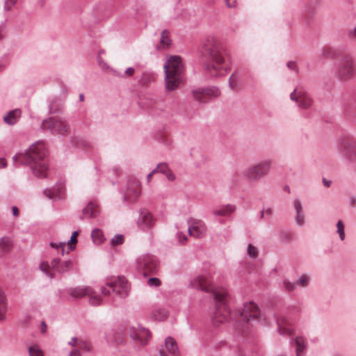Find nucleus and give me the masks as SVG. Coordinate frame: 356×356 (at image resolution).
I'll list each match as a JSON object with an SVG mask.
<instances>
[{
	"label": "nucleus",
	"mask_w": 356,
	"mask_h": 356,
	"mask_svg": "<svg viewBox=\"0 0 356 356\" xmlns=\"http://www.w3.org/2000/svg\"><path fill=\"white\" fill-rule=\"evenodd\" d=\"M165 175L166 176V178L168 179V180H169V181H174L175 179V176L172 172L171 170H169L167 173L165 174Z\"/></svg>",
	"instance_id": "53"
},
{
	"label": "nucleus",
	"mask_w": 356,
	"mask_h": 356,
	"mask_svg": "<svg viewBox=\"0 0 356 356\" xmlns=\"http://www.w3.org/2000/svg\"><path fill=\"white\" fill-rule=\"evenodd\" d=\"M190 286L193 289L212 293L216 304V310L211 320L216 326L231 321L232 316L235 318L237 329L242 333H244L245 330L248 328L249 324L263 326L269 323L268 318L261 312L257 305L253 302L244 303L238 314L231 313L227 305V289L223 287L213 286L210 282V275L207 272H202L191 280Z\"/></svg>",
	"instance_id": "1"
},
{
	"label": "nucleus",
	"mask_w": 356,
	"mask_h": 356,
	"mask_svg": "<svg viewBox=\"0 0 356 356\" xmlns=\"http://www.w3.org/2000/svg\"><path fill=\"white\" fill-rule=\"evenodd\" d=\"M90 297L89 302L92 306H98L102 303V298L99 295H97L93 289H92V293L90 294H88Z\"/></svg>",
	"instance_id": "34"
},
{
	"label": "nucleus",
	"mask_w": 356,
	"mask_h": 356,
	"mask_svg": "<svg viewBox=\"0 0 356 356\" xmlns=\"http://www.w3.org/2000/svg\"><path fill=\"white\" fill-rule=\"evenodd\" d=\"M236 209V207L232 204H227L222 206L220 208H216L213 210V214L217 216H227L233 213Z\"/></svg>",
	"instance_id": "28"
},
{
	"label": "nucleus",
	"mask_w": 356,
	"mask_h": 356,
	"mask_svg": "<svg viewBox=\"0 0 356 356\" xmlns=\"http://www.w3.org/2000/svg\"><path fill=\"white\" fill-rule=\"evenodd\" d=\"M42 332H46V325H45V323L44 322H42Z\"/></svg>",
	"instance_id": "64"
},
{
	"label": "nucleus",
	"mask_w": 356,
	"mask_h": 356,
	"mask_svg": "<svg viewBox=\"0 0 356 356\" xmlns=\"http://www.w3.org/2000/svg\"><path fill=\"white\" fill-rule=\"evenodd\" d=\"M206 60L203 63L204 70L211 76H222L226 72L223 49L214 37H208L203 45Z\"/></svg>",
	"instance_id": "3"
},
{
	"label": "nucleus",
	"mask_w": 356,
	"mask_h": 356,
	"mask_svg": "<svg viewBox=\"0 0 356 356\" xmlns=\"http://www.w3.org/2000/svg\"><path fill=\"white\" fill-rule=\"evenodd\" d=\"M143 76H147V80L143 81V83H147L149 82H151L154 79L153 76L151 74L147 73H144Z\"/></svg>",
	"instance_id": "54"
},
{
	"label": "nucleus",
	"mask_w": 356,
	"mask_h": 356,
	"mask_svg": "<svg viewBox=\"0 0 356 356\" xmlns=\"http://www.w3.org/2000/svg\"><path fill=\"white\" fill-rule=\"evenodd\" d=\"M163 70L166 92L175 91L185 83V67L180 56L175 55L167 56Z\"/></svg>",
	"instance_id": "4"
},
{
	"label": "nucleus",
	"mask_w": 356,
	"mask_h": 356,
	"mask_svg": "<svg viewBox=\"0 0 356 356\" xmlns=\"http://www.w3.org/2000/svg\"><path fill=\"white\" fill-rule=\"evenodd\" d=\"M152 176H153V175L151 173V172L147 175V181L148 183H149L151 181V179H152Z\"/></svg>",
	"instance_id": "63"
},
{
	"label": "nucleus",
	"mask_w": 356,
	"mask_h": 356,
	"mask_svg": "<svg viewBox=\"0 0 356 356\" xmlns=\"http://www.w3.org/2000/svg\"><path fill=\"white\" fill-rule=\"evenodd\" d=\"M77 145L84 148H88L90 146V143L88 141L82 138L78 140Z\"/></svg>",
	"instance_id": "49"
},
{
	"label": "nucleus",
	"mask_w": 356,
	"mask_h": 356,
	"mask_svg": "<svg viewBox=\"0 0 356 356\" xmlns=\"http://www.w3.org/2000/svg\"><path fill=\"white\" fill-rule=\"evenodd\" d=\"M7 166V161L4 158H0V169Z\"/></svg>",
	"instance_id": "56"
},
{
	"label": "nucleus",
	"mask_w": 356,
	"mask_h": 356,
	"mask_svg": "<svg viewBox=\"0 0 356 356\" xmlns=\"http://www.w3.org/2000/svg\"><path fill=\"white\" fill-rule=\"evenodd\" d=\"M62 111V108H58L54 105V103L52 102L49 105V112L51 114H56L60 113Z\"/></svg>",
	"instance_id": "42"
},
{
	"label": "nucleus",
	"mask_w": 356,
	"mask_h": 356,
	"mask_svg": "<svg viewBox=\"0 0 356 356\" xmlns=\"http://www.w3.org/2000/svg\"><path fill=\"white\" fill-rule=\"evenodd\" d=\"M159 314L160 316H157V314L154 315V318L157 321H163L168 316V314L164 309L159 311Z\"/></svg>",
	"instance_id": "44"
},
{
	"label": "nucleus",
	"mask_w": 356,
	"mask_h": 356,
	"mask_svg": "<svg viewBox=\"0 0 356 356\" xmlns=\"http://www.w3.org/2000/svg\"><path fill=\"white\" fill-rule=\"evenodd\" d=\"M264 211L265 213V215L268 216H271L273 214V210L271 208H268L266 209H264Z\"/></svg>",
	"instance_id": "59"
},
{
	"label": "nucleus",
	"mask_w": 356,
	"mask_h": 356,
	"mask_svg": "<svg viewBox=\"0 0 356 356\" xmlns=\"http://www.w3.org/2000/svg\"><path fill=\"white\" fill-rule=\"evenodd\" d=\"M134 266L138 273L144 277L149 275L156 274L159 269V263L157 258L149 253L141 254L134 261Z\"/></svg>",
	"instance_id": "6"
},
{
	"label": "nucleus",
	"mask_w": 356,
	"mask_h": 356,
	"mask_svg": "<svg viewBox=\"0 0 356 356\" xmlns=\"http://www.w3.org/2000/svg\"><path fill=\"white\" fill-rule=\"evenodd\" d=\"M46 156L47 148L44 142L38 140L24 152L15 155L13 160L15 164L30 166L31 172L36 177L44 178L49 170Z\"/></svg>",
	"instance_id": "2"
},
{
	"label": "nucleus",
	"mask_w": 356,
	"mask_h": 356,
	"mask_svg": "<svg viewBox=\"0 0 356 356\" xmlns=\"http://www.w3.org/2000/svg\"><path fill=\"white\" fill-rule=\"evenodd\" d=\"M44 131H49L53 135L65 136L70 131V127L65 119L60 117H49L44 119L41 124Z\"/></svg>",
	"instance_id": "10"
},
{
	"label": "nucleus",
	"mask_w": 356,
	"mask_h": 356,
	"mask_svg": "<svg viewBox=\"0 0 356 356\" xmlns=\"http://www.w3.org/2000/svg\"><path fill=\"white\" fill-rule=\"evenodd\" d=\"M290 99L295 102L298 106L302 108H309L312 104V99L306 90L302 86L296 87L290 94Z\"/></svg>",
	"instance_id": "13"
},
{
	"label": "nucleus",
	"mask_w": 356,
	"mask_h": 356,
	"mask_svg": "<svg viewBox=\"0 0 356 356\" xmlns=\"http://www.w3.org/2000/svg\"><path fill=\"white\" fill-rule=\"evenodd\" d=\"M123 334L121 332L110 331L106 333V339L108 343L116 345L123 341Z\"/></svg>",
	"instance_id": "27"
},
{
	"label": "nucleus",
	"mask_w": 356,
	"mask_h": 356,
	"mask_svg": "<svg viewBox=\"0 0 356 356\" xmlns=\"http://www.w3.org/2000/svg\"><path fill=\"white\" fill-rule=\"evenodd\" d=\"M342 163L348 168L356 166V140L348 139L343 141L339 147Z\"/></svg>",
	"instance_id": "8"
},
{
	"label": "nucleus",
	"mask_w": 356,
	"mask_h": 356,
	"mask_svg": "<svg viewBox=\"0 0 356 356\" xmlns=\"http://www.w3.org/2000/svg\"><path fill=\"white\" fill-rule=\"evenodd\" d=\"M12 213L14 216H18L19 215V211L17 207L13 206L12 207Z\"/></svg>",
	"instance_id": "58"
},
{
	"label": "nucleus",
	"mask_w": 356,
	"mask_h": 356,
	"mask_svg": "<svg viewBox=\"0 0 356 356\" xmlns=\"http://www.w3.org/2000/svg\"><path fill=\"white\" fill-rule=\"evenodd\" d=\"M140 194V190L139 188L129 187L126 194L124 195V199L136 200L138 197H139Z\"/></svg>",
	"instance_id": "31"
},
{
	"label": "nucleus",
	"mask_w": 356,
	"mask_h": 356,
	"mask_svg": "<svg viewBox=\"0 0 356 356\" xmlns=\"http://www.w3.org/2000/svg\"><path fill=\"white\" fill-rule=\"evenodd\" d=\"M293 207L294 209L293 218L295 224L299 227H302L306 223V216L300 200L298 198L294 199Z\"/></svg>",
	"instance_id": "18"
},
{
	"label": "nucleus",
	"mask_w": 356,
	"mask_h": 356,
	"mask_svg": "<svg viewBox=\"0 0 356 356\" xmlns=\"http://www.w3.org/2000/svg\"><path fill=\"white\" fill-rule=\"evenodd\" d=\"M156 172H159V165H157L156 167L151 171V173L152 175H154Z\"/></svg>",
	"instance_id": "61"
},
{
	"label": "nucleus",
	"mask_w": 356,
	"mask_h": 356,
	"mask_svg": "<svg viewBox=\"0 0 356 356\" xmlns=\"http://www.w3.org/2000/svg\"><path fill=\"white\" fill-rule=\"evenodd\" d=\"M290 343L295 350L296 356H306L309 345L305 337L297 336L291 339Z\"/></svg>",
	"instance_id": "17"
},
{
	"label": "nucleus",
	"mask_w": 356,
	"mask_h": 356,
	"mask_svg": "<svg viewBox=\"0 0 356 356\" xmlns=\"http://www.w3.org/2000/svg\"><path fill=\"white\" fill-rule=\"evenodd\" d=\"M147 284L150 287H158L161 284V282L159 278L154 277L148 279Z\"/></svg>",
	"instance_id": "41"
},
{
	"label": "nucleus",
	"mask_w": 356,
	"mask_h": 356,
	"mask_svg": "<svg viewBox=\"0 0 356 356\" xmlns=\"http://www.w3.org/2000/svg\"><path fill=\"white\" fill-rule=\"evenodd\" d=\"M191 92L193 98L199 103H206L220 94L219 89L216 86L196 88L193 89Z\"/></svg>",
	"instance_id": "12"
},
{
	"label": "nucleus",
	"mask_w": 356,
	"mask_h": 356,
	"mask_svg": "<svg viewBox=\"0 0 356 356\" xmlns=\"http://www.w3.org/2000/svg\"><path fill=\"white\" fill-rule=\"evenodd\" d=\"M188 232L190 236L202 238L206 234L207 227L200 220H191L188 221Z\"/></svg>",
	"instance_id": "16"
},
{
	"label": "nucleus",
	"mask_w": 356,
	"mask_h": 356,
	"mask_svg": "<svg viewBox=\"0 0 356 356\" xmlns=\"http://www.w3.org/2000/svg\"><path fill=\"white\" fill-rule=\"evenodd\" d=\"M296 283H293L287 280H284L283 281V287L284 289L290 292V291H293V290H295L296 289Z\"/></svg>",
	"instance_id": "40"
},
{
	"label": "nucleus",
	"mask_w": 356,
	"mask_h": 356,
	"mask_svg": "<svg viewBox=\"0 0 356 356\" xmlns=\"http://www.w3.org/2000/svg\"><path fill=\"white\" fill-rule=\"evenodd\" d=\"M271 167L272 161L264 159L257 164L248 167L243 171V175L249 181H258L269 174Z\"/></svg>",
	"instance_id": "9"
},
{
	"label": "nucleus",
	"mask_w": 356,
	"mask_h": 356,
	"mask_svg": "<svg viewBox=\"0 0 356 356\" xmlns=\"http://www.w3.org/2000/svg\"><path fill=\"white\" fill-rule=\"evenodd\" d=\"M17 0H5L4 8L6 10H9L16 3Z\"/></svg>",
	"instance_id": "46"
},
{
	"label": "nucleus",
	"mask_w": 356,
	"mask_h": 356,
	"mask_svg": "<svg viewBox=\"0 0 356 356\" xmlns=\"http://www.w3.org/2000/svg\"><path fill=\"white\" fill-rule=\"evenodd\" d=\"M225 2L226 4V6L229 8H236L237 4H236V1L231 2L229 0H225Z\"/></svg>",
	"instance_id": "51"
},
{
	"label": "nucleus",
	"mask_w": 356,
	"mask_h": 356,
	"mask_svg": "<svg viewBox=\"0 0 356 356\" xmlns=\"http://www.w3.org/2000/svg\"><path fill=\"white\" fill-rule=\"evenodd\" d=\"M310 282V276L308 274H302L296 282V284L300 287H307Z\"/></svg>",
	"instance_id": "33"
},
{
	"label": "nucleus",
	"mask_w": 356,
	"mask_h": 356,
	"mask_svg": "<svg viewBox=\"0 0 356 356\" xmlns=\"http://www.w3.org/2000/svg\"><path fill=\"white\" fill-rule=\"evenodd\" d=\"M72 266L73 264L71 260H67L61 262L59 258H54L51 261V264L44 261L40 263L39 268L47 277L50 279H53L54 276L53 273H50V268H51L55 272L63 274L69 271Z\"/></svg>",
	"instance_id": "11"
},
{
	"label": "nucleus",
	"mask_w": 356,
	"mask_h": 356,
	"mask_svg": "<svg viewBox=\"0 0 356 356\" xmlns=\"http://www.w3.org/2000/svg\"><path fill=\"white\" fill-rule=\"evenodd\" d=\"M324 56L326 57H329L330 58H333L334 56L332 55V51L328 49L324 50Z\"/></svg>",
	"instance_id": "57"
},
{
	"label": "nucleus",
	"mask_w": 356,
	"mask_h": 356,
	"mask_svg": "<svg viewBox=\"0 0 356 356\" xmlns=\"http://www.w3.org/2000/svg\"><path fill=\"white\" fill-rule=\"evenodd\" d=\"M78 234V231L73 232L70 240L67 241V244L65 242H51L50 246L56 249L58 253L63 256L65 253H69L75 248V246L73 244L77 243Z\"/></svg>",
	"instance_id": "14"
},
{
	"label": "nucleus",
	"mask_w": 356,
	"mask_h": 356,
	"mask_svg": "<svg viewBox=\"0 0 356 356\" xmlns=\"http://www.w3.org/2000/svg\"><path fill=\"white\" fill-rule=\"evenodd\" d=\"M160 42L163 48L168 47L170 44L171 40L167 31H162L161 34Z\"/></svg>",
	"instance_id": "35"
},
{
	"label": "nucleus",
	"mask_w": 356,
	"mask_h": 356,
	"mask_svg": "<svg viewBox=\"0 0 356 356\" xmlns=\"http://www.w3.org/2000/svg\"><path fill=\"white\" fill-rule=\"evenodd\" d=\"M91 238L95 244H101L104 241L103 232L98 228L93 229L91 232Z\"/></svg>",
	"instance_id": "30"
},
{
	"label": "nucleus",
	"mask_w": 356,
	"mask_h": 356,
	"mask_svg": "<svg viewBox=\"0 0 356 356\" xmlns=\"http://www.w3.org/2000/svg\"><path fill=\"white\" fill-rule=\"evenodd\" d=\"M161 349H163L164 352L170 356L179 355L178 345L175 339L171 337H168L165 339L164 344L161 346Z\"/></svg>",
	"instance_id": "23"
},
{
	"label": "nucleus",
	"mask_w": 356,
	"mask_h": 356,
	"mask_svg": "<svg viewBox=\"0 0 356 356\" xmlns=\"http://www.w3.org/2000/svg\"><path fill=\"white\" fill-rule=\"evenodd\" d=\"M247 254L251 259L257 258L259 254L258 248L252 243H249L247 247Z\"/></svg>",
	"instance_id": "37"
},
{
	"label": "nucleus",
	"mask_w": 356,
	"mask_h": 356,
	"mask_svg": "<svg viewBox=\"0 0 356 356\" xmlns=\"http://www.w3.org/2000/svg\"><path fill=\"white\" fill-rule=\"evenodd\" d=\"M91 293L92 289L89 286H78L70 291V294L74 298H81Z\"/></svg>",
	"instance_id": "29"
},
{
	"label": "nucleus",
	"mask_w": 356,
	"mask_h": 356,
	"mask_svg": "<svg viewBox=\"0 0 356 356\" xmlns=\"http://www.w3.org/2000/svg\"><path fill=\"white\" fill-rule=\"evenodd\" d=\"M68 344L73 347V349H81L83 352H88L90 350V346L88 343L81 339L76 337H72L71 341L68 342Z\"/></svg>",
	"instance_id": "26"
},
{
	"label": "nucleus",
	"mask_w": 356,
	"mask_h": 356,
	"mask_svg": "<svg viewBox=\"0 0 356 356\" xmlns=\"http://www.w3.org/2000/svg\"><path fill=\"white\" fill-rule=\"evenodd\" d=\"M14 245L10 237L3 236L0 238V257H3L9 253Z\"/></svg>",
	"instance_id": "25"
},
{
	"label": "nucleus",
	"mask_w": 356,
	"mask_h": 356,
	"mask_svg": "<svg viewBox=\"0 0 356 356\" xmlns=\"http://www.w3.org/2000/svg\"><path fill=\"white\" fill-rule=\"evenodd\" d=\"M22 113V112L20 108H15L12 111L6 112L3 116V120L7 125L14 126L21 118Z\"/></svg>",
	"instance_id": "24"
},
{
	"label": "nucleus",
	"mask_w": 356,
	"mask_h": 356,
	"mask_svg": "<svg viewBox=\"0 0 356 356\" xmlns=\"http://www.w3.org/2000/svg\"><path fill=\"white\" fill-rule=\"evenodd\" d=\"M323 184L325 186L329 187L330 185V181H327L325 179H323Z\"/></svg>",
	"instance_id": "62"
},
{
	"label": "nucleus",
	"mask_w": 356,
	"mask_h": 356,
	"mask_svg": "<svg viewBox=\"0 0 356 356\" xmlns=\"http://www.w3.org/2000/svg\"><path fill=\"white\" fill-rule=\"evenodd\" d=\"M6 32L4 24L0 25V40L3 38V35Z\"/></svg>",
	"instance_id": "55"
},
{
	"label": "nucleus",
	"mask_w": 356,
	"mask_h": 356,
	"mask_svg": "<svg viewBox=\"0 0 356 356\" xmlns=\"http://www.w3.org/2000/svg\"><path fill=\"white\" fill-rule=\"evenodd\" d=\"M124 240V236L122 234H116L111 238V245L113 246L117 245H121L123 243Z\"/></svg>",
	"instance_id": "39"
},
{
	"label": "nucleus",
	"mask_w": 356,
	"mask_h": 356,
	"mask_svg": "<svg viewBox=\"0 0 356 356\" xmlns=\"http://www.w3.org/2000/svg\"><path fill=\"white\" fill-rule=\"evenodd\" d=\"M147 8L145 2L143 0H138L134 6V9L136 13L139 15L145 14Z\"/></svg>",
	"instance_id": "32"
},
{
	"label": "nucleus",
	"mask_w": 356,
	"mask_h": 356,
	"mask_svg": "<svg viewBox=\"0 0 356 356\" xmlns=\"http://www.w3.org/2000/svg\"><path fill=\"white\" fill-rule=\"evenodd\" d=\"M134 72H135V69L132 67H129L126 69L122 75H120V76L122 78L129 77V76H132L134 74Z\"/></svg>",
	"instance_id": "43"
},
{
	"label": "nucleus",
	"mask_w": 356,
	"mask_h": 356,
	"mask_svg": "<svg viewBox=\"0 0 356 356\" xmlns=\"http://www.w3.org/2000/svg\"><path fill=\"white\" fill-rule=\"evenodd\" d=\"M337 234H338L339 239L343 241L345 239L346 235L344 232V225L341 220H339L337 224Z\"/></svg>",
	"instance_id": "38"
},
{
	"label": "nucleus",
	"mask_w": 356,
	"mask_h": 356,
	"mask_svg": "<svg viewBox=\"0 0 356 356\" xmlns=\"http://www.w3.org/2000/svg\"><path fill=\"white\" fill-rule=\"evenodd\" d=\"M130 337L135 341H138L141 345L148 343L151 334L149 330L142 326L137 327H131L130 328Z\"/></svg>",
	"instance_id": "15"
},
{
	"label": "nucleus",
	"mask_w": 356,
	"mask_h": 356,
	"mask_svg": "<svg viewBox=\"0 0 356 356\" xmlns=\"http://www.w3.org/2000/svg\"><path fill=\"white\" fill-rule=\"evenodd\" d=\"M335 66L334 76L341 82L350 81L356 76V63L350 54H341Z\"/></svg>",
	"instance_id": "5"
},
{
	"label": "nucleus",
	"mask_w": 356,
	"mask_h": 356,
	"mask_svg": "<svg viewBox=\"0 0 356 356\" xmlns=\"http://www.w3.org/2000/svg\"><path fill=\"white\" fill-rule=\"evenodd\" d=\"M277 332L282 336H291L293 332V328L291 322L286 317L277 318L276 319Z\"/></svg>",
	"instance_id": "21"
},
{
	"label": "nucleus",
	"mask_w": 356,
	"mask_h": 356,
	"mask_svg": "<svg viewBox=\"0 0 356 356\" xmlns=\"http://www.w3.org/2000/svg\"><path fill=\"white\" fill-rule=\"evenodd\" d=\"M43 193L50 200H60L64 196L65 186L63 183H58L52 188L44 189Z\"/></svg>",
	"instance_id": "20"
},
{
	"label": "nucleus",
	"mask_w": 356,
	"mask_h": 356,
	"mask_svg": "<svg viewBox=\"0 0 356 356\" xmlns=\"http://www.w3.org/2000/svg\"><path fill=\"white\" fill-rule=\"evenodd\" d=\"M286 66L289 69H290L291 70H292L295 72H298V66H297L296 62H294V61H289L286 64Z\"/></svg>",
	"instance_id": "47"
},
{
	"label": "nucleus",
	"mask_w": 356,
	"mask_h": 356,
	"mask_svg": "<svg viewBox=\"0 0 356 356\" xmlns=\"http://www.w3.org/2000/svg\"><path fill=\"white\" fill-rule=\"evenodd\" d=\"M29 356H44V354L40 347L35 344L29 348Z\"/></svg>",
	"instance_id": "36"
},
{
	"label": "nucleus",
	"mask_w": 356,
	"mask_h": 356,
	"mask_svg": "<svg viewBox=\"0 0 356 356\" xmlns=\"http://www.w3.org/2000/svg\"><path fill=\"white\" fill-rule=\"evenodd\" d=\"M159 356H167V354L164 352L163 349H160L159 351Z\"/></svg>",
	"instance_id": "60"
},
{
	"label": "nucleus",
	"mask_w": 356,
	"mask_h": 356,
	"mask_svg": "<svg viewBox=\"0 0 356 356\" xmlns=\"http://www.w3.org/2000/svg\"><path fill=\"white\" fill-rule=\"evenodd\" d=\"M82 353H83L81 349H72V350L69 353V356H82Z\"/></svg>",
	"instance_id": "50"
},
{
	"label": "nucleus",
	"mask_w": 356,
	"mask_h": 356,
	"mask_svg": "<svg viewBox=\"0 0 356 356\" xmlns=\"http://www.w3.org/2000/svg\"><path fill=\"white\" fill-rule=\"evenodd\" d=\"M159 168V172L165 175L169 170H170L168 168V165L165 163H161L158 164Z\"/></svg>",
	"instance_id": "45"
},
{
	"label": "nucleus",
	"mask_w": 356,
	"mask_h": 356,
	"mask_svg": "<svg viewBox=\"0 0 356 356\" xmlns=\"http://www.w3.org/2000/svg\"><path fill=\"white\" fill-rule=\"evenodd\" d=\"M100 213L99 205L95 202H89L86 207L83 209L82 214L79 216L81 220L86 218H95Z\"/></svg>",
	"instance_id": "22"
},
{
	"label": "nucleus",
	"mask_w": 356,
	"mask_h": 356,
	"mask_svg": "<svg viewBox=\"0 0 356 356\" xmlns=\"http://www.w3.org/2000/svg\"><path fill=\"white\" fill-rule=\"evenodd\" d=\"M234 79V74H232L229 79V87L232 88V89H234L236 86V83H234L236 82Z\"/></svg>",
	"instance_id": "52"
},
{
	"label": "nucleus",
	"mask_w": 356,
	"mask_h": 356,
	"mask_svg": "<svg viewBox=\"0 0 356 356\" xmlns=\"http://www.w3.org/2000/svg\"><path fill=\"white\" fill-rule=\"evenodd\" d=\"M177 238L179 242L181 244L184 243L187 241V236L184 234L182 232H177Z\"/></svg>",
	"instance_id": "48"
},
{
	"label": "nucleus",
	"mask_w": 356,
	"mask_h": 356,
	"mask_svg": "<svg viewBox=\"0 0 356 356\" xmlns=\"http://www.w3.org/2000/svg\"><path fill=\"white\" fill-rule=\"evenodd\" d=\"M153 224V218L149 211L145 209L139 211L137 225L139 229L143 231L148 230Z\"/></svg>",
	"instance_id": "19"
},
{
	"label": "nucleus",
	"mask_w": 356,
	"mask_h": 356,
	"mask_svg": "<svg viewBox=\"0 0 356 356\" xmlns=\"http://www.w3.org/2000/svg\"><path fill=\"white\" fill-rule=\"evenodd\" d=\"M111 290L120 298H125L130 291V285L124 276L108 278L106 286H102L101 291L104 296L110 294Z\"/></svg>",
	"instance_id": "7"
}]
</instances>
